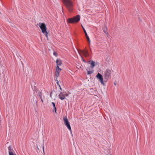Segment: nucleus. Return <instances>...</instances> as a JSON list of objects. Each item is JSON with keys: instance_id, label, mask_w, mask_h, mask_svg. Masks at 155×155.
Wrapping results in <instances>:
<instances>
[{"instance_id": "7ed1b4c3", "label": "nucleus", "mask_w": 155, "mask_h": 155, "mask_svg": "<svg viewBox=\"0 0 155 155\" xmlns=\"http://www.w3.org/2000/svg\"><path fill=\"white\" fill-rule=\"evenodd\" d=\"M112 70L110 69H107L104 73V78L105 82H107L110 78Z\"/></svg>"}, {"instance_id": "1a4fd4ad", "label": "nucleus", "mask_w": 155, "mask_h": 155, "mask_svg": "<svg viewBox=\"0 0 155 155\" xmlns=\"http://www.w3.org/2000/svg\"><path fill=\"white\" fill-rule=\"evenodd\" d=\"M61 69L59 68V67L57 66L56 68V71L55 73V77H56V79H57V78L59 75V73Z\"/></svg>"}, {"instance_id": "ddd939ff", "label": "nucleus", "mask_w": 155, "mask_h": 155, "mask_svg": "<svg viewBox=\"0 0 155 155\" xmlns=\"http://www.w3.org/2000/svg\"><path fill=\"white\" fill-rule=\"evenodd\" d=\"M103 31L105 34L106 35H108V32H107V27L105 26L103 28Z\"/></svg>"}, {"instance_id": "9d476101", "label": "nucleus", "mask_w": 155, "mask_h": 155, "mask_svg": "<svg viewBox=\"0 0 155 155\" xmlns=\"http://www.w3.org/2000/svg\"><path fill=\"white\" fill-rule=\"evenodd\" d=\"M81 52L82 54L86 57H87L89 56V54L88 51L87 50H84L81 51Z\"/></svg>"}, {"instance_id": "423d86ee", "label": "nucleus", "mask_w": 155, "mask_h": 155, "mask_svg": "<svg viewBox=\"0 0 155 155\" xmlns=\"http://www.w3.org/2000/svg\"><path fill=\"white\" fill-rule=\"evenodd\" d=\"M96 78L103 85H104L105 84L102 75L98 73L96 76Z\"/></svg>"}, {"instance_id": "4468645a", "label": "nucleus", "mask_w": 155, "mask_h": 155, "mask_svg": "<svg viewBox=\"0 0 155 155\" xmlns=\"http://www.w3.org/2000/svg\"><path fill=\"white\" fill-rule=\"evenodd\" d=\"M95 66V62L94 61H92L91 63V68H93Z\"/></svg>"}, {"instance_id": "9b49d317", "label": "nucleus", "mask_w": 155, "mask_h": 155, "mask_svg": "<svg viewBox=\"0 0 155 155\" xmlns=\"http://www.w3.org/2000/svg\"><path fill=\"white\" fill-rule=\"evenodd\" d=\"M57 66H61L62 63L61 61L59 58L57 59L56 61Z\"/></svg>"}, {"instance_id": "0eeeda50", "label": "nucleus", "mask_w": 155, "mask_h": 155, "mask_svg": "<svg viewBox=\"0 0 155 155\" xmlns=\"http://www.w3.org/2000/svg\"><path fill=\"white\" fill-rule=\"evenodd\" d=\"M68 94L65 92H61L58 95L59 98L63 100L65 98L66 96H68Z\"/></svg>"}, {"instance_id": "6ab92c4d", "label": "nucleus", "mask_w": 155, "mask_h": 155, "mask_svg": "<svg viewBox=\"0 0 155 155\" xmlns=\"http://www.w3.org/2000/svg\"><path fill=\"white\" fill-rule=\"evenodd\" d=\"M41 101L42 102H43V99H42V98L41 99Z\"/></svg>"}, {"instance_id": "2eb2a0df", "label": "nucleus", "mask_w": 155, "mask_h": 155, "mask_svg": "<svg viewBox=\"0 0 155 155\" xmlns=\"http://www.w3.org/2000/svg\"><path fill=\"white\" fill-rule=\"evenodd\" d=\"M52 105L53 106L54 109L55 110V112H56V108L55 107V105L54 103L52 102Z\"/></svg>"}, {"instance_id": "39448f33", "label": "nucleus", "mask_w": 155, "mask_h": 155, "mask_svg": "<svg viewBox=\"0 0 155 155\" xmlns=\"http://www.w3.org/2000/svg\"><path fill=\"white\" fill-rule=\"evenodd\" d=\"M63 120L65 125L67 127L68 129L70 130V131L71 132V128L67 117H64Z\"/></svg>"}, {"instance_id": "f3484780", "label": "nucleus", "mask_w": 155, "mask_h": 155, "mask_svg": "<svg viewBox=\"0 0 155 155\" xmlns=\"http://www.w3.org/2000/svg\"><path fill=\"white\" fill-rule=\"evenodd\" d=\"M53 54L56 57H57L58 56V54L57 52L55 51H54L53 52Z\"/></svg>"}, {"instance_id": "f257e3e1", "label": "nucleus", "mask_w": 155, "mask_h": 155, "mask_svg": "<svg viewBox=\"0 0 155 155\" xmlns=\"http://www.w3.org/2000/svg\"><path fill=\"white\" fill-rule=\"evenodd\" d=\"M63 3L67 10L70 12H72L74 9V4L72 0H62Z\"/></svg>"}, {"instance_id": "f8f14e48", "label": "nucleus", "mask_w": 155, "mask_h": 155, "mask_svg": "<svg viewBox=\"0 0 155 155\" xmlns=\"http://www.w3.org/2000/svg\"><path fill=\"white\" fill-rule=\"evenodd\" d=\"M83 31H84V32L85 34V36L86 37V38L87 40L88 41L89 43H90V38L87 35V34L86 32V31H85L84 28L83 27Z\"/></svg>"}, {"instance_id": "a211bd4d", "label": "nucleus", "mask_w": 155, "mask_h": 155, "mask_svg": "<svg viewBox=\"0 0 155 155\" xmlns=\"http://www.w3.org/2000/svg\"><path fill=\"white\" fill-rule=\"evenodd\" d=\"M107 37L109 38V34L108 33V35H107Z\"/></svg>"}, {"instance_id": "aec40b11", "label": "nucleus", "mask_w": 155, "mask_h": 155, "mask_svg": "<svg viewBox=\"0 0 155 155\" xmlns=\"http://www.w3.org/2000/svg\"><path fill=\"white\" fill-rule=\"evenodd\" d=\"M83 61H84V62H85V61H84L83 59Z\"/></svg>"}, {"instance_id": "20e7f679", "label": "nucleus", "mask_w": 155, "mask_h": 155, "mask_svg": "<svg viewBox=\"0 0 155 155\" xmlns=\"http://www.w3.org/2000/svg\"><path fill=\"white\" fill-rule=\"evenodd\" d=\"M39 26L41 29L42 33L45 35L48 38V33L47 31V29L45 24L44 23L40 22L39 23Z\"/></svg>"}, {"instance_id": "f03ea898", "label": "nucleus", "mask_w": 155, "mask_h": 155, "mask_svg": "<svg viewBox=\"0 0 155 155\" xmlns=\"http://www.w3.org/2000/svg\"><path fill=\"white\" fill-rule=\"evenodd\" d=\"M80 19V16L79 15H77L72 18L67 19V22L68 24H74L78 22Z\"/></svg>"}, {"instance_id": "dca6fc26", "label": "nucleus", "mask_w": 155, "mask_h": 155, "mask_svg": "<svg viewBox=\"0 0 155 155\" xmlns=\"http://www.w3.org/2000/svg\"><path fill=\"white\" fill-rule=\"evenodd\" d=\"M93 72H94L93 70L88 71L87 72V74L89 75L90 74H91L93 73Z\"/></svg>"}, {"instance_id": "6e6552de", "label": "nucleus", "mask_w": 155, "mask_h": 155, "mask_svg": "<svg viewBox=\"0 0 155 155\" xmlns=\"http://www.w3.org/2000/svg\"><path fill=\"white\" fill-rule=\"evenodd\" d=\"M8 153L9 155H17L15 153L12 147V146H10L8 147Z\"/></svg>"}]
</instances>
